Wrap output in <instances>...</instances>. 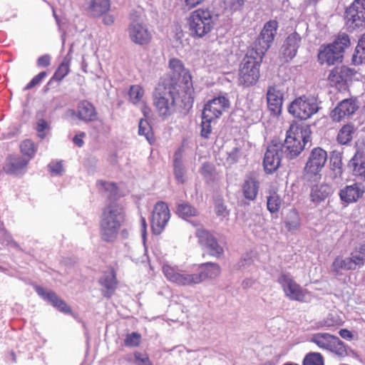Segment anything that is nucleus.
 <instances>
[{"mask_svg": "<svg viewBox=\"0 0 365 365\" xmlns=\"http://www.w3.org/2000/svg\"><path fill=\"white\" fill-rule=\"evenodd\" d=\"M125 217L123 207L118 204H110L104 209L100 225L101 237L103 241L112 242L116 240Z\"/></svg>", "mask_w": 365, "mask_h": 365, "instance_id": "obj_1", "label": "nucleus"}, {"mask_svg": "<svg viewBox=\"0 0 365 365\" xmlns=\"http://www.w3.org/2000/svg\"><path fill=\"white\" fill-rule=\"evenodd\" d=\"M309 140V129L292 123L287 131L284 143L282 145V150L288 158H294L301 153Z\"/></svg>", "mask_w": 365, "mask_h": 365, "instance_id": "obj_2", "label": "nucleus"}, {"mask_svg": "<svg viewBox=\"0 0 365 365\" xmlns=\"http://www.w3.org/2000/svg\"><path fill=\"white\" fill-rule=\"evenodd\" d=\"M263 56L249 51L242 59L239 69L238 84L243 87L255 85L260 76L259 68Z\"/></svg>", "mask_w": 365, "mask_h": 365, "instance_id": "obj_3", "label": "nucleus"}, {"mask_svg": "<svg viewBox=\"0 0 365 365\" xmlns=\"http://www.w3.org/2000/svg\"><path fill=\"white\" fill-rule=\"evenodd\" d=\"M178 96V91L173 84H158L153 94V104L159 115L165 118L174 112Z\"/></svg>", "mask_w": 365, "mask_h": 365, "instance_id": "obj_4", "label": "nucleus"}, {"mask_svg": "<svg viewBox=\"0 0 365 365\" xmlns=\"http://www.w3.org/2000/svg\"><path fill=\"white\" fill-rule=\"evenodd\" d=\"M350 45V39L346 34H340L332 43L320 47L318 59L321 64L328 66L341 62L346 48Z\"/></svg>", "mask_w": 365, "mask_h": 365, "instance_id": "obj_5", "label": "nucleus"}, {"mask_svg": "<svg viewBox=\"0 0 365 365\" xmlns=\"http://www.w3.org/2000/svg\"><path fill=\"white\" fill-rule=\"evenodd\" d=\"M162 271L168 281L178 286L192 287L199 284L195 267L184 270L177 265L165 263Z\"/></svg>", "mask_w": 365, "mask_h": 365, "instance_id": "obj_6", "label": "nucleus"}, {"mask_svg": "<svg viewBox=\"0 0 365 365\" xmlns=\"http://www.w3.org/2000/svg\"><path fill=\"white\" fill-rule=\"evenodd\" d=\"M319 110L317 99L312 95L296 98L288 108L289 113L300 120H307Z\"/></svg>", "mask_w": 365, "mask_h": 365, "instance_id": "obj_7", "label": "nucleus"}, {"mask_svg": "<svg viewBox=\"0 0 365 365\" xmlns=\"http://www.w3.org/2000/svg\"><path fill=\"white\" fill-rule=\"evenodd\" d=\"M189 22L192 35L198 38L210 33L214 26L212 16L209 9H198L192 11Z\"/></svg>", "mask_w": 365, "mask_h": 365, "instance_id": "obj_8", "label": "nucleus"}, {"mask_svg": "<svg viewBox=\"0 0 365 365\" xmlns=\"http://www.w3.org/2000/svg\"><path fill=\"white\" fill-rule=\"evenodd\" d=\"M284 294L290 300L300 302L310 301L309 292L297 284L289 274L282 273L277 279Z\"/></svg>", "mask_w": 365, "mask_h": 365, "instance_id": "obj_9", "label": "nucleus"}, {"mask_svg": "<svg viewBox=\"0 0 365 365\" xmlns=\"http://www.w3.org/2000/svg\"><path fill=\"white\" fill-rule=\"evenodd\" d=\"M327 160V152L320 148H314L309 154L304 167V175L309 180L317 181L321 178V171Z\"/></svg>", "mask_w": 365, "mask_h": 365, "instance_id": "obj_10", "label": "nucleus"}, {"mask_svg": "<svg viewBox=\"0 0 365 365\" xmlns=\"http://www.w3.org/2000/svg\"><path fill=\"white\" fill-rule=\"evenodd\" d=\"M277 29L278 22L276 20H270L265 23L251 51L264 56L274 41Z\"/></svg>", "mask_w": 365, "mask_h": 365, "instance_id": "obj_11", "label": "nucleus"}, {"mask_svg": "<svg viewBox=\"0 0 365 365\" xmlns=\"http://www.w3.org/2000/svg\"><path fill=\"white\" fill-rule=\"evenodd\" d=\"M345 21L350 31L365 28V0H354L345 11Z\"/></svg>", "mask_w": 365, "mask_h": 365, "instance_id": "obj_12", "label": "nucleus"}, {"mask_svg": "<svg viewBox=\"0 0 365 365\" xmlns=\"http://www.w3.org/2000/svg\"><path fill=\"white\" fill-rule=\"evenodd\" d=\"M310 341L317 344L319 348L328 350L339 356L343 357L347 354L344 342L330 334H314L310 338Z\"/></svg>", "mask_w": 365, "mask_h": 365, "instance_id": "obj_13", "label": "nucleus"}, {"mask_svg": "<svg viewBox=\"0 0 365 365\" xmlns=\"http://www.w3.org/2000/svg\"><path fill=\"white\" fill-rule=\"evenodd\" d=\"M284 93V87L282 84L273 83L268 86L266 99L268 109L272 115L278 116L281 114Z\"/></svg>", "mask_w": 365, "mask_h": 365, "instance_id": "obj_14", "label": "nucleus"}, {"mask_svg": "<svg viewBox=\"0 0 365 365\" xmlns=\"http://www.w3.org/2000/svg\"><path fill=\"white\" fill-rule=\"evenodd\" d=\"M170 217V210L168 205L162 201L156 203L154 207L152 217L151 227L155 235L160 234Z\"/></svg>", "mask_w": 365, "mask_h": 365, "instance_id": "obj_15", "label": "nucleus"}, {"mask_svg": "<svg viewBox=\"0 0 365 365\" xmlns=\"http://www.w3.org/2000/svg\"><path fill=\"white\" fill-rule=\"evenodd\" d=\"M230 105V101L225 96H220L205 105L202 114L207 118L217 119L229 108Z\"/></svg>", "mask_w": 365, "mask_h": 365, "instance_id": "obj_16", "label": "nucleus"}, {"mask_svg": "<svg viewBox=\"0 0 365 365\" xmlns=\"http://www.w3.org/2000/svg\"><path fill=\"white\" fill-rule=\"evenodd\" d=\"M283 153L282 146L280 143H272L268 145L263 160L264 170L267 173H272L277 170Z\"/></svg>", "mask_w": 365, "mask_h": 365, "instance_id": "obj_17", "label": "nucleus"}, {"mask_svg": "<svg viewBox=\"0 0 365 365\" xmlns=\"http://www.w3.org/2000/svg\"><path fill=\"white\" fill-rule=\"evenodd\" d=\"M128 32L130 40L136 44H147L151 38V35L141 19L132 20Z\"/></svg>", "mask_w": 365, "mask_h": 365, "instance_id": "obj_18", "label": "nucleus"}, {"mask_svg": "<svg viewBox=\"0 0 365 365\" xmlns=\"http://www.w3.org/2000/svg\"><path fill=\"white\" fill-rule=\"evenodd\" d=\"M145 95V90L140 85H133L128 91V102L139 107L143 115L147 118L150 113V109L147 106Z\"/></svg>", "mask_w": 365, "mask_h": 365, "instance_id": "obj_19", "label": "nucleus"}, {"mask_svg": "<svg viewBox=\"0 0 365 365\" xmlns=\"http://www.w3.org/2000/svg\"><path fill=\"white\" fill-rule=\"evenodd\" d=\"M359 106L352 98L341 101L331 111V118L334 121L339 122L342 119L353 115Z\"/></svg>", "mask_w": 365, "mask_h": 365, "instance_id": "obj_20", "label": "nucleus"}, {"mask_svg": "<svg viewBox=\"0 0 365 365\" xmlns=\"http://www.w3.org/2000/svg\"><path fill=\"white\" fill-rule=\"evenodd\" d=\"M365 192V187L363 184L355 182L350 185H346L340 190L339 197L341 201L347 204L357 202L362 197Z\"/></svg>", "mask_w": 365, "mask_h": 365, "instance_id": "obj_21", "label": "nucleus"}, {"mask_svg": "<svg viewBox=\"0 0 365 365\" xmlns=\"http://www.w3.org/2000/svg\"><path fill=\"white\" fill-rule=\"evenodd\" d=\"M36 291L40 297H41L44 300L50 302L58 311L64 314L71 313L70 307L67 305L65 301L60 299L53 292L47 290L41 287H36Z\"/></svg>", "mask_w": 365, "mask_h": 365, "instance_id": "obj_22", "label": "nucleus"}, {"mask_svg": "<svg viewBox=\"0 0 365 365\" xmlns=\"http://www.w3.org/2000/svg\"><path fill=\"white\" fill-rule=\"evenodd\" d=\"M195 267L199 284L207 279H213L217 278L221 272L219 264L213 262L202 263Z\"/></svg>", "mask_w": 365, "mask_h": 365, "instance_id": "obj_23", "label": "nucleus"}, {"mask_svg": "<svg viewBox=\"0 0 365 365\" xmlns=\"http://www.w3.org/2000/svg\"><path fill=\"white\" fill-rule=\"evenodd\" d=\"M300 44L301 37L297 33L294 32L287 36L282 48L283 57L287 61L292 60L297 55Z\"/></svg>", "mask_w": 365, "mask_h": 365, "instance_id": "obj_24", "label": "nucleus"}, {"mask_svg": "<svg viewBox=\"0 0 365 365\" xmlns=\"http://www.w3.org/2000/svg\"><path fill=\"white\" fill-rule=\"evenodd\" d=\"M29 160L19 155H10L6 161L4 170L6 173L18 175L27 166Z\"/></svg>", "mask_w": 365, "mask_h": 365, "instance_id": "obj_25", "label": "nucleus"}, {"mask_svg": "<svg viewBox=\"0 0 365 365\" xmlns=\"http://www.w3.org/2000/svg\"><path fill=\"white\" fill-rule=\"evenodd\" d=\"M348 165L354 175L365 180V153L357 150L349 160Z\"/></svg>", "mask_w": 365, "mask_h": 365, "instance_id": "obj_26", "label": "nucleus"}, {"mask_svg": "<svg viewBox=\"0 0 365 365\" xmlns=\"http://www.w3.org/2000/svg\"><path fill=\"white\" fill-rule=\"evenodd\" d=\"M357 269L354 265L351 257L337 256L333 261L330 269L335 275H341L343 271L355 270Z\"/></svg>", "mask_w": 365, "mask_h": 365, "instance_id": "obj_27", "label": "nucleus"}, {"mask_svg": "<svg viewBox=\"0 0 365 365\" xmlns=\"http://www.w3.org/2000/svg\"><path fill=\"white\" fill-rule=\"evenodd\" d=\"M174 175L176 180L180 183H184L186 180V169L183 164L182 149L178 148L173 156Z\"/></svg>", "mask_w": 365, "mask_h": 365, "instance_id": "obj_28", "label": "nucleus"}, {"mask_svg": "<svg viewBox=\"0 0 365 365\" xmlns=\"http://www.w3.org/2000/svg\"><path fill=\"white\" fill-rule=\"evenodd\" d=\"M333 192L332 187L328 184H320L314 185L310 192V199L314 203H319L324 201Z\"/></svg>", "mask_w": 365, "mask_h": 365, "instance_id": "obj_29", "label": "nucleus"}, {"mask_svg": "<svg viewBox=\"0 0 365 365\" xmlns=\"http://www.w3.org/2000/svg\"><path fill=\"white\" fill-rule=\"evenodd\" d=\"M351 71L346 66L335 67L329 73L328 79L331 86H336L346 81Z\"/></svg>", "mask_w": 365, "mask_h": 365, "instance_id": "obj_30", "label": "nucleus"}, {"mask_svg": "<svg viewBox=\"0 0 365 365\" xmlns=\"http://www.w3.org/2000/svg\"><path fill=\"white\" fill-rule=\"evenodd\" d=\"M77 116L79 119L84 121H91L96 118V111L91 103L83 101L78 105Z\"/></svg>", "mask_w": 365, "mask_h": 365, "instance_id": "obj_31", "label": "nucleus"}, {"mask_svg": "<svg viewBox=\"0 0 365 365\" xmlns=\"http://www.w3.org/2000/svg\"><path fill=\"white\" fill-rule=\"evenodd\" d=\"M110 7V0H92L88 6V12L92 16L99 17L106 14Z\"/></svg>", "mask_w": 365, "mask_h": 365, "instance_id": "obj_32", "label": "nucleus"}, {"mask_svg": "<svg viewBox=\"0 0 365 365\" xmlns=\"http://www.w3.org/2000/svg\"><path fill=\"white\" fill-rule=\"evenodd\" d=\"M259 191V182L252 178L246 179L242 185L244 197L249 200H255Z\"/></svg>", "mask_w": 365, "mask_h": 365, "instance_id": "obj_33", "label": "nucleus"}, {"mask_svg": "<svg viewBox=\"0 0 365 365\" xmlns=\"http://www.w3.org/2000/svg\"><path fill=\"white\" fill-rule=\"evenodd\" d=\"M72 49L73 46H71L68 54L63 58L61 63L59 65L57 70L54 73L52 78L53 79L57 81H61L68 73L70 71V63L72 59Z\"/></svg>", "mask_w": 365, "mask_h": 365, "instance_id": "obj_34", "label": "nucleus"}, {"mask_svg": "<svg viewBox=\"0 0 365 365\" xmlns=\"http://www.w3.org/2000/svg\"><path fill=\"white\" fill-rule=\"evenodd\" d=\"M101 284L107 290L104 295L110 297L116 287L115 275L113 270H109L103 274L100 279Z\"/></svg>", "mask_w": 365, "mask_h": 365, "instance_id": "obj_35", "label": "nucleus"}, {"mask_svg": "<svg viewBox=\"0 0 365 365\" xmlns=\"http://www.w3.org/2000/svg\"><path fill=\"white\" fill-rule=\"evenodd\" d=\"M285 202L276 191H269L267 197V207L269 212H277Z\"/></svg>", "mask_w": 365, "mask_h": 365, "instance_id": "obj_36", "label": "nucleus"}, {"mask_svg": "<svg viewBox=\"0 0 365 365\" xmlns=\"http://www.w3.org/2000/svg\"><path fill=\"white\" fill-rule=\"evenodd\" d=\"M100 191L106 197L115 199L118 196V189L113 182L98 181L97 183Z\"/></svg>", "mask_w": 365, "mask_h": 365, "instance_id": "obj_37", "label": "nucleus"}, {"mask_svg": "<svg viewBox=\"0 0 365 365\" xmlns=\"http://www.w3.org/2000/svg\"><path fill=\"white\" fill-rule=\"evenodd\" d=\"M350 257L356 268L364 266L365 264V244L355 247L351 252Z\"/></svg>", "mask_w": 365, "mask_h": 365, "instance_id": "obj_38", "label": "nucleus"}, {"mask_svg": "<svg viewBox=\"0 0 365 365\" xmlns=\"http://www.w3.org/2000/svg\"><path fill=\"white\" fill-rule=\"evenodd\" d=\"M354 127L352 124L344 125L339 131L337 140L341 145H346L349 143L353 138Z\"/></svg>", "mask_w": 365, "mask_h": 365, "instance_id": "obj_39", "label": "nucleus"}, {"mask_svg": "<svg viewBox=\"0 0 365 365\" xmlns=\"http://www.w3.org/2000/svg\"><path fill=\"white\" fill-rule=\"evenodd\" d=\"M177 214L182 218L188 220V218L198 215L197 210L188 203L179 204L177 208Z\"/></svg>", "mask_w": 365, "mask_h": 365, "instance_id": "obj_40", "label": "nucleus"}, {"mask_svg": "<svg viewBox=\"0 0 365 365\" xmlns=\"http://www.w3.org/2000/svg\"><path fill=\"white\" fill-rule=\"evenodd\" d=\"M285 224L289 231L297 230L299 228L301 225L300 217L295 209L289 212Z\"/></svg>", "mask_w": 365, "mask_h": 365, "instance_id": "obj_41", "label": "nucleus"}, {"mask_svg": "<svg viewBox=\"0 0 365 365\" xmlns=\"http://www.w3.org/2000/svg\"><path fill=\"white\" fill-rule=\"evenodd\" d=\"M244 4V0H224L222 6L225 13L232 14L237 11H240Z\"/></svg>", "mask_w": 365, "mask_h": 365, "instance_id": "obj_42", "label": "nucleus"}, {"mask_svg": "<svg viewBox=\"0 0 365 365\" xmlns=\"http://www.w3.org/2000/svg\"><path fill=\"white\" fill-rule=\"evenodd\" d=\"M200 173L207 182H213L217 178V174L214 165L209 163L202 164Z\"/></svg>", "mask_w": 365, "mask_h": 365, "instance_id": "obj_43", "label": "nucleus"}, {"mask_svg": "<svg viewBox=\"0 0 365 365\" xmlns=\"http://www.w3.org/2000/svg\"><path fill=\"white\" fill-rule=\"evenodd\" d=\"M302 365H324V357L319 352H309L305 355Z\"/></svg>", "mask_w": 365, "mask_h": 365, "instance_id": "obj_44", "label": "nucleus"}, {"mask_svg": "<svg viewBox=\"0 0 365 365\" xmlns=\"http://www.w3.org/2000/svg\"><path fill=\"white\" fill-rule=\"evenodd\" d=\"M20 149L21 152L28 158L27 160H29L34 158L36 152V147L34 143L29 139H26L21 143Z\"/></svg>", "mask_w": 365, "mask_h": 365, "instance_id": "obj_45", "label": "nucleus"}, {"mask_svg": "<svg viewBox=\"0 0 365 365\" xmlns=\"http://www.w3.org/2000/svg\"><path fill=\"white\" fill-rule=\"evenodd\" d=\"M168 66L175 77H180L187 70L182 61L176 58H170Z\"/></svg>", "mask_w": 365, "mask_h": 365, "instance_id": "obj_46", "label": "nucleus"}, {"mask_svg": "<svg viewBox=\"0 0 365 365\" xmlns=\"http://www.w3.org/2000/svg\"><path fill=\"white\" fill-rule=\"evenodd\" d=\"M138 134L144 135L148 141L153 140L152 128L146 119H140L138 124Z\"/></svg>", "mask_w": 365, "mask_h": 365, "instance_id": "obj_47", "label": "nucleus"}, {"mask_svg": "<svg viewBox=\"0 0 365 365\" xmlns=\"http://www.w3.org/2000/svg\"><path fill=\"white\" fill-rule=\"evenodd\" d=\"M133 360H132L131 358L128 357L127 361L129 362L133 361L136 365H153V363L146 353L135 351L133 353Z\"/></svg>", "mask_w": 365, "mask_h": 365, "instance_id": "obj_48", "label": "nucleus"}, {"mask_svg": "<svg viewBox=\"0 0 365 365\" xmlns=\"http://www.w3.org/2000/svg\"><path fill=\"white\" fill-rule=\"evenodd\" d=\"M215 119H209L205 118V115L202 114L201 130L200 135L204 138H208L212 133L211 123Z\"/></svg>", "mask_w": 365, "mask_h": 365, "instance_id": "obj_49", "label": "nucleus"}, {"mask_svg": "<svg viewBox=\"0 0 365 365\" xmlns=\"http://www.w3.org/2000/svg\"><path fill=\"white\" fill-rule=\"evenodd\" d=\"M195 234L199 243L204 247L210 242V240L214 238L207 230L202 227L197 228Z\"/></svg>", "mask_w": 365, "mask_h": 365, "instance_id": "obj_50", "label": "nucleus"}, {"mask_svg": "<svg viewBox=\"0 0 365 365\" xmlns=\"http://www.w3.org/2000/svg\"><path fill=\"white\" fill-rule=\"evenodd\" d=\"M0 241L3 245L16 250L19 248L18 244L13 240L11 235L4 229L0 230Z\"/></svg>", "mask_w": 365, "mask_h": 365, "instance_id": "obj_51", "label": "nucleus"}, {"mask_svg": "<svg viewBox=\"0 0 365 365\" xmlns=\"http://www.w3.org/2000/svg\"><path fill=\"white\" fill-rule=\"evenodd\" d=\"M211 255L220 257L223 254V248L218 245L215 238L210 240V242L205 246Z\"/></svg>", "mask_w": 365, "mask_h": 365, "instance_id": "obj_52", "label": "nucleus"}, {"mask_svg": "<svg viewBox=\"0 0 365 365\" xmlns=\"http://www.w3.org/2000/svg\"><path fill=\"white\" fill-rule=\"evenodd\" d=\"M141 336L137 332H132L126 335L124 344L126 346L135 347L140 343Z\"/></svg>", "mask_w": 365, "mask_h": 365, "instance_id": "obj_53", "label": "nucleus"}, {"mask_svg": "<svg viewBox=\"0 0 365 365\" xmlns=\"http://www.w3.org/2000/svg\"><path fill=\"white\" fill-rule=\"evenodd\" d=\"M50 129L49 125L44 119H39L36 123V130L40 138L43 139L46 136V131Z\"/></svg>", "mask_w": 365, "mask_h": 365, "instance_id": "obj_54", "label": "nucleus"}, {"mask_svg": "<svg viewBox=\"0 0 365 365\" xmlns=\"http://www.w3.org/2000/svg\"><path fill=\"white\" fill-rule=\"evenodd\" d=\"M180 76L182 77V83L185 86V92L187 93H191L192 90V81L189 71L187 69Z\"/></svg>", "mask_w": 365, "mask_h": 365, "instance_id": "obj_55", "label": "nucleus"}, {"mask_svg": "<svg viewBox=\"0 0 365 365\" xmlns=\"http://www.w3.org/2000/svg\"><path fill=\"white\" fill-rule=\"evenodd\" d=\"M50 172L53 175H61L64 172L61 161H52L48 165Z\"/></svg>", "mask_w": 365, "mask_h": 365, "instance_id": "obj_56", "label": "nucleus"}, {"mask_svg": "<svg viewBox=\"0 0 365 365\" xmlns=\"http://www.w3.org/2000/svg\"><path fill=\"white\" fill-rule=\"evenodd\" d=\"M356 55L361 60H365V34L359 39L356 47Z\"/></svg>", "mask_w": 365, "mask_h": 365, "instance_id": "obj_57", "label": "nucleus"}, {"mask_svg": "<svg viewBox=\"0 0 365 365\" xmlns=\"http://www.w3.org/2000/svg\"><path fill=\"white\" fill-rule=\"evenodd\" d=\"M215 209L218 217L225 218L229 215V211L227 210L226 206L220 201L215 203Z\"/></svg>", "mask_w": 365, "mask_h": 365, "instance_id": "obj_58", "label": "nucleus"}, {"mask_svg": "<svg viewBox=\"0 0 365 365\" xmlns=\"http://www.w3.org/2000/svg\"><path fill=\"white\" fill-rule=\"evenodd\" d=\"M46 72H40L38 75L35 76L31 81L26 85V89H31L35 86L39 84L42 80L46 76Z\"/></svg>", "mask_w": 365, "mask_h": 365, "instance_id": "obj_59", "label": "nucleus"}, {"mask_svg": "<svg viewBox=\"0 0 365 365\" xmlns=\"http://www.w3.org/2000/svg\"><path fill=\"white\" fill-rule=\"evenodd\" d=\"M51 64V57L49 55L46 54L40 56L37 60V65L39 67H47Z\"/></svg>", "mask_w": 365, "mask_h": 365, "instance_id": "obj_60", "label": "nucleus"}, {"mask_svg": "<svg viewBox=\"0 0 365 365\" xmlns=\"http://www.w3.org/2000/svg\"><path fill=\"white\" fill-rule=\"evenodd\" d=\"M188 9H192L201 4L204 0H180Z\"/></svg>", "mask_w": 365, "mask_h": 365, "instance_id": "obj_61", "label": "nucleus"}, {"mask_svg": "<svg viewBox=\"0 0 365 365\" xmlns=\"http://www.w3.org/2000/svg\"><path fill=\"white\" fill-rule=\"evenodd\" d=\"M147 224L146 220L144 217H140V231H141V235H142V240L143 243L145 242L146 235H147Z\"/></svg>", "mask_w": 365, "mask_h": 365, "instance_id": "obj_62", "label": "nucleus"}, {"mask_svg": "<svg viewBox=\"0 0 365 365\" xmlns=\"http://www.w3.org/2000/svg\"><path fill=\"white\" fill-rule=\"evenodd\" d=\"M115 21V17L110 14H106L103 18V22L106 26H110L113 24Z\"/></svg>", "mask_w": 365, "mask_h": 365, "instance_id": "obj_63", "label": "nucleus"}, {"mask_svg": "<svg viewBox=\"0 0 365 365\" xmlns=\"http://www.w3.org/2000/svg\"><path fill=\"white\" fill-rule=\"evenodd\" d=\"M85 136V133H82L79 135L74 136L73 141L78 147H82L83 145V138Z\"/></svg>", "mask_w": 365, "mask_h": 365, "instance_id": "obj_64", "label": "nucleus"}]
</instances>
